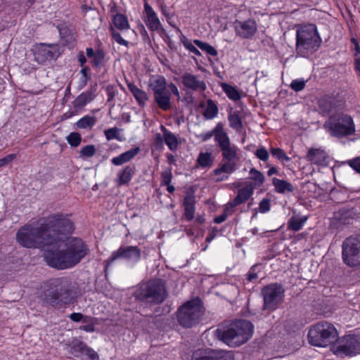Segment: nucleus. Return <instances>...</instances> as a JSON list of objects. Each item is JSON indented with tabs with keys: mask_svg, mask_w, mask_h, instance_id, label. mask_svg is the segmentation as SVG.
<instances>
[{
	"mask_svg": "<svg viewBox=\"0 0 360 360\" xmlns=\"http://www.w3.org/2000/svg\"><path fill=\"white\" fill-rule=\"evenodd\" d=\"M70 217L56 213L41 219L37 227L25 225L16 233V240L27 248L53 246L45 252L46 264L58 270L71 269L86 256L89 249L81 238L69 237L75 230Z\"/></svg>",
	"mask_w": 360,
	"mask_h": 360,
	"instance_id": "obj_1",
	"label": "nucleus"
},
{
	"mask_svg": "<svg viewBox=\"0 0 360 360\" xmlns=\"http://www.w3.org/2000/svg\"><path fill=\"white\" fill-rule=\"evenodd\" d=\"M49 288L44 292V301L60 308L70 304L75 300L72 282L68 277L55 278L48 281Z\"/></svg>",
	"mask_w": 360,
	"mask_h": 360,
	"instance_id": "obj_2",
	"label": "nucleus"
},
{
	"mask_svg": "<svg viewBox=\"0 0 360 360\" xmlns=\"http://www.w3.org/2000/svg\"><path fill=\"white\" fill-rule=\"evenodd\" d=\"M321 41L315 25L300 26L296 32V53L300 57L307 58L319 49Z\"/></svg>",
	"mask_w": 360,
	"mask_h": 360,
	"instance_id": "obj_3",
	"label": "nucleus"
},
{
	"mask_svg": "<svg viewBox=\"0 0 360 360\" xmlns=\"http://www.w3.org/2000/svg\"><path fill=\"white\" fill-rule=\"evenodd\" d=\"M134 296L136 300L146 304H160L167 297L165 283L162 279L141 282L136 286Z\"/></svg>",
	"mask_w": 360,
	"mask_h": 360,
	"instance_id": "obj_4",
	"label": "nucleus"
},
{
	"mask_svg": "<svg viewBox=\"0 0 360 360\" xmlns=\"http://www.w3.org/2000/svg\"><path fill=\"white\" fill-rule=\"evenodd\" d=\"M253 333L252 324L246 320L233 323L226 330H217V337L230 347H238L246 342Z\"/></svg>",
	"mask_w": 360,
	"mask_h": 360,
	"instance_id": "obj_5",
	"label": "nucleus"
},
{
	"mask_svg": "<svg viewBox=\"0 0 360 360\" xmlns=\"http://www.w3.org/2000/svg\"><path fill=\"white\" fill-rule=\"evenodd\" d=\"M338 336L335 326L327 321L317 323L308 332L309 342L316 347H326L336 342Z\"/></svg>",
	"mask_w": 360,
	"mask_h": 360,
	"instance_id": "obj_6",
	"label": "nucleus"
},
{
	"mask_svg": "<svg viewBox=\"0 0 360 360\" xmlns=\"http://www.w3.org/2000/svg\"><path fill=\"white\" fill-rule=\"evenodd\" d=\"M324 128L334 137L345 138L354 134L355 124L352 117L345 113H337L331 115L324 123Z\"/></svg>",
	"mask_w": 360,
	"mask_h": 360,
	"instance_id": "obj_7",
	"label": "nucleus"
},
{
	"mask_svg": "<svg viewBox=\"0 0 360 360\" xmlns=\"http://www.w3.org/2000/svg\"><path fill=\"white\" fill-rule=\"evenodd\" d=\"M204 312L199 298L191 300L178 310V321L184 328H191L198 324Z\"/></svg>",
	"mask_w": 360,
	"mask_h": 360,
	"instance_id": "obj_8",
	"label": "nucleus"
},
{
	"mask_svg": "<svg viewBox=\"0 0 360 360\" xmlns=\"http://www.w3.org/2000/svg\"><path fill=\"white\" fill-rule=\"evenodd\" d=\"M141 251L137 246L121 245L117 250L113 251L111 255L105 260V271L118 260H124L127 263L134 265L140 259Z\"/></svg>",
	"mask_w": 360,
	"mask_h": 360,
	"instance_id": "obj_9",
	"label": "nucleus"
},
{
	"mask_svg": "<svg viewBox=\"0 0 360 360\" xmlns=\"http://www.w3.org/2000/svg\"><path fill=\"white\" fill-rule=\"evenodd\" d=\"M360 235L347 238L342 243V259L345 264L354 266L359 263Z\"/></svg>",
	"mask_w": 360,
	"mask_h": 360,
	"instance_id": "obj_10",
	"label": "nucleus"
},
{
	"mask_svg": "<svg viewBox=\"0 0 360 360\" xmlns=\"http://www.w3.org/2000/svg\"><path fill=\"white\" fill-rule=\"evenodd\" d=\"M262 293L264 299L263 308L270 311L275 310L284 297V290L282 286L277 283L264 287Z\"/></svg>",
	"mask_w": 360,
	"mask_h": 360,
	"instance_id": "obj_11",
	"label": "nucleus"
},
{
	"mask_svg": "<svg viewBox=\"0 0 360 360\" xmlns=\"http://www.w3.org/2000/svg\"><path fill=\"white\" fill-rule=\"evenodd\" d=\"M60 55V47L54 44H40L35 47L34 52V60L42 65L51 60H56Z\"/></svg>",
	"mask_w": 360,
	"mask_h": 360,
	"instance_id": "obj_12",
	"label": "nucleus"
},
{
	"mask_svg": "<svg viewBox=\"0 0 360 360\" xmlns=\"http://www.w3.org/2000/svg\"><path fill=\"white\" fill-rule=\"evenodd\" d=\"M216 143L221 152L223 160L235 162L236 160L239 159V149L236 145L231 143L226 132L221 136H217Z\"/></svg>",
	"mask_w": 360,
	"mask_h": 360,
	"instance_id": "obj_13",
	"label": "nucleus"
},
{
	"mask_svg": "<svg viewBox=\"0 0 360 360\" xmlns=\"http://www.w3.org/2000/svg\"><path fill=\"white\" fill-rule=\"evenodd\" d=\"M191 360H233V359L231 353L202 347L193 351Z\"/></svg>",
	"mask_w": 360,
	"mask_h": 360,
	"instance_id": "obj_14",
	"label": "nucleus"
},
{
	"mask_svg": "<svg viewBox=\"0 0 360 360\" xmlns=\"http://www.w3.org/2000/svg\"><path fill=\"white\" fill-rule=\"evenodd\" d=\"M336 352L345 355H356L360 353V335L345 336L337 347Z\"/></svg>",
	"mask_w": 360,
	"mask_h": 360,
	"instance_id": "obj_15",
	"label": "nucleus"
},
{
	"mask_svg": "<svg viewBox=\"0 0 360 360\" xmlns=\"http://www.w3.org/2000/svg\"><path fill=\"white\" fill-rule=\"evenodd\" d=\"M181 79L184 89L186 90L203 93L207 89L205 82L200 75L186 72L181 75Z\"/></svg>",
	"mask_w": 360,
	"mask_h": 360,
	"instance_id": "obj_16",
	"label": "nucleus"
},
{
	"mask_svg": "<svg viewBox=\"0 0 360 360\" xmlns=\"http://www.w3.org/2000/svg\"><path fill=\"white\" fill-rule=\"evenodd\" d=\"M234 30L237 36L243 39L252 37L257 30V23L254 20H236L233 23Z\"/></svg>",
	"mask_w": 360,
	"mask_h": 360,
	"instance_id": "obj_17",
	"label": "nucleus"
},
{
	"mask_svg": "<svg viewBox=\"0 0 360 360\" xmlns=\"http://www.w3.org/2000/svg\"><path fill=\"white\" fill-rule=\"evenodd\" d=\"M343 101L336 97L326 96L319 101V107L323 115H328L333 110L343 107Z\"/></svg>",
	"mask_w": 360,
	"mask_h": 360,
	"instance_id": "obj_18",
	"label": "nucleus"
},
{
	"mask_svg": "<svg viewBox=\"0 0 360 360\" xmlns=\"http://www.w3.org/2000/svg\"><path fill=\"white\" fill-rule=\"evenodd\" d=\"M97 84L91 86L89 89L79 94L72 102L73 107L75 109H82L87 103L91 102L96 96Z\"/></svg>",
	"mask_w": 360,
	"mask_h": 360,
	"instance_id": "obj_19",
	"label": "nucleus"
},
{
	"mask_svg": "<svg viewBox=\"0 0 360 360\" xmlns=\"http://www.w3.org/2000/svg\"><path fill=\"white\" fill-rule=\"evenodd\" d=\"M144 13L146 15L144 21L148 29L151 31L159 30L161 28V22L157 13L147 2L144 4Z\"/></svg>",
	"mask_w": 360,
	"mask_h": 360,
	"instance_id": "obj_20",
	"label": "nucleus"
},
{
	"mask_svg": "<svg viewBox=\"0 0 360 360\" xmlns=\"http://www.w3.org/2000/svg\"><path fill=\"white\" fill-rule=\"evenodd\" d=\"M236 169V164L233 162L226 161L213 170L216 176L215 181H222L228 179L229 176Z\"/></svg>",
	"mask_w": 360,
	"mask_h": 360,
	"instance_id": "obj_21",
	"label": "nucleus"
},
{
	"mask_svg": "<svg viewBox=\"0 0 360 360\" xmlns=\"http://www.w3.org/2000/svg\"><path fill=\"white\" fill-rule=\"evenodd\" d=\"M307 159L314 164L326 165L328 163V157L324 150L311 148L307 153Z\"/></svg>",
	"mask_w": 360,
	"mask_h": 360,
	"instance_id": "obj_22",
	"label": "nucleus"
},
{
	"mask_svg": "<svg viewBox=\"0 0 360 360\" xmlns=\"http://www.w3.org/2000/svg\"><path fill=\"white\" fill-rule=\"evenodd\" d=\"M136 168L132 165H127L120 170L117 174L116 184L118 186L128 184L135 174Z\"/></svg>",
	"mask_w": 360,
	"mask_h": 360,
	"instance_id": "obj_23",
	"label": "nucleus"
},
{
	"mask_svg": "<svg viewBox=\"0 0 360 360\" xmlns=\"http://www.w3.org/2000/svg\"><path fill=\"white\" fill-rule=\"evenodd\" d=\"M140 151L139 147L131 148L124 153H122L111 160L112 164L115 166H120L131 160Z\"/></svg>",
	"mask_w": 360,
	"mask_h": 360,
	"instance_id": "obj_24",
	"label": "nucleus"
},
{
	"mask_svg": "<svg viewBox=\"0 0 360 360\" xmlns=\"http://www.w3.org/2000/svg\"><path fill=\"white\" fill-rule=\"evenodd\" d=\"M254 186L252 184H246L243 188L238 191L237 195L233 199L235 205H240L245 202L253 194Z\"/></svg>",
	"mask_w": 360,
	"mask_h": 360,
	"instance_id": "obj_25",
	"label": "nucleus"
},
{
	"mask_svg": "<svg viewBox=\"0 0 360 360\" xmlns=\"http://www.w3.org/2000/svg\"><path fill=\"white\" fill-rule=\"evenodd\" d=\"M195 199L193 194H187L184 200V217L191 221L194 218Z\"/></svg>",
	"mask_w": 360,
	"mask_h": 360,
	"instance_id": "obj_26",
	"label": "nucleus"
},
{
	"mask_svg": "<svg viewBox=\"0 0 360 360\" xmlns=\"http://www.w3.org/2000/svg\"><path fill=\"white\" fill-rule=\"evenodd\" d=\"M160 129L163 133L164 143H165L170 150L175 151L179 145L176 136L169 131L164 125L160 126Z\"/></svg>",
	"mask_w": 360,
	"mask_h": 360,
	"instance_id": "obj_27",
	"label": "nucleus"
},
{
	"mask_svg": "<svg viewBox=\"0 0 360 360\" xmlns=\"http://www.w3.org/2000/svg\"><path fill=\"white\" fill-rule=\"evenodd\" d=\"M154 100L162 110L166 111L171 108V94L168 91L154 94Z\"/></svg>",
	"mask_w": 360,
	"mask_h": 360,
	"instance_id": "obj_28",
	"label": "nucleus"
},
{
	"mask_svg": "<svg viewBox=\"0 0 360 360\" xmlns=\"http://www.w3.org/2000/svg\"><path fill=\"white\" fill-rule=\"evenodd\" d=\"M128 89L134 96L139 105L144 106L146 101L148 100V96L144 91L140 89L136 85L133 83L127 84Z\"/></svg>",
	"mask_w": 360,
	"mask_h": 360,
	"instance_id": "obj_29",
	"label": "nucleus"
},
{
	"mask_svg": "<svg viewBox=\"0 0 360 360\" xmlns=\"http://www.w3.org/2000/svg\"><path fill=\"white\" fill-rule=\"evenodd\" d=\"M86 353L94 359L96 356V354L89 348H88L82 342H78L70 347V353L75 356H79L81 354Z\"/></svg>",
	"mask_w": 360,
	"mask_h": 360,
	"instance_id": "obj_30",
	"label": "nucleus"
},
{
	"mask_svg": "<svg viewBox=\"0 0 360 360\" xmlns=\"http://www.w3.org/2000/svg\"><path fill=\"white\" fill-rule=\"evenodd\" d=\"M150 86L153 91V94L165 92L167 90V82L164 77L156 76L153 77L150 82Z\"/></svg>",
	"mask_w": 360,
	"mask_h": 360,
	"instance_id": "obj_31",
	"label": "nucleus"
},
{
	"mask_svg": "<svg viewBox=\"0 0 360 360\" xmlns=\"http://www.w3.org/2000/svg\"><path fill=\"white\" fill-rule=\"evenodd\" d=\"M226 134V131L224 129L223 124L219 122L217 124L215 127L207 132L200 134L197 136L198 138L200 139L202 141H207L210 139L212 136L214 137V141H216V138L217 136H221V134Z\"/></svg>",
	"mask_w": 360,
	"mask_h": 360,
	"instance_id": "obj_32",
	"label": "nucleus"
},
{
	"mask_svg": "<svg viewBox=\"0 0 360 360\" xmlns=\"http://www.w3.org/2000/svg\"><path fill=\"white\" fill-rule=\"evenodd\" d=\"M272 184L275 188V191L278 193H284L285 192H292L294 191L292 184L285 180L278 178H273Z\"/></svg>",
	"mask_w": 360,
	"mask_h": 360,
	"instance_id": "obj_33",
	"label": "nucleus"
},
{
	"mask_svg": "<svg viewBox=\"0 0 360 360\" xmlns=\"http://www.w3.org/2000/svg\"><path fill=\"white\" fill-rule=\"evenodd\" d=\"M221 86L229 99L237 101L241 98V94L236 87L226 83L221 84Z\"/></svg>",
	"mask_w": 360,
	"mask_h": 360,
	"instance_id": "obj_34",
	"label": "nucleus"
},
{
	"mask_svg": "<svg viewBox=\"0 0 360 360\" xmlns=\"http://www.w3.org/2000/svg\"><path fill=\"white\" fill-rule=\"evenodd\" d=\"M228 120L230 127L237 131H240L243 127L242 117L240 111L231 112Z\"/></svg>",
	"mask_w": 360,
	"mask_h": 360,
	"instance_id": "obj_35",
	"label": "nucleus"
},
{
	"mask_svg": "<svg viewBox=\"0 0 360 360\" xmlns=\"http://www.w3.org/2000/svg\"><path fill=\"white\" fill-rule=\"evenodd\" d=\"M214 162V158L211 153H200L197 159V164L200 167H211Z\"/></svg>",
	"mask_w": 360,
	"mask_h": 360,
	"instance_id": "obj_36",
	"label": "nucleus"
},
{
	"mask_svg": "<svg viewBox=\"0 0 360 360\" xmlns=\"http://www.w3.org/2000/svg\"><path fill=\"white\" fill-rule=\"evenodd\" d=\"M96 123V118L94 116L85 115L76 122L79 129H91Z\"/></svg>",
	"mask_w": 360,
	"mask_h": 360,
	"instance_id": "obj_37",
	"label": "nucleus"
},
{
	"mask_svg": "<svg viewBox=\"0 0 360 360\" xmlns=\"http://www.w3.org/2000/svg\"><path fill=\"white\" fill-rule=\"evenodd\" d=\"M114 26L120 30L129 29V24L127 18L122 14H116L112 19Z\"/></svg>",
	"mask_w": 360,
	"mask_h": 360,
	"instance_id": "obj_38",
	"label": "nucleus"
},
{
	"mask_svg": "<svg viewBox=\"0 0 360 360\" xmlns=\"http://www.w3.org/2000/svg\"><path fill=\"white\" fill-rule=\"evenodd\" d=\"M218 114V107L217 104L211 99L207 100V106L203 112V115L208 120L214 118Z\"/></svg>",
	"mask_w": 360,
	"mask_h": 360,
	"instance_id": "obj_39",
	"label": "nucleus"
},
{
	"mask_svg": "<svg viewBox=\"0 0 360 360\" xmlns=\"http://www.w3.org/2000/svg\"><path fill=\"white\" fill-rule=\"evenodd\" d=\"M249 173L250 175V179L254 181L255 186L259 187L264 184L265 178L261 172L255 168H251Z\"/></svg>",
	"mask_w": 360,
	"mask_h": 360,
	"instance_id": "obj_40",
	"label": "nucleus"
},
{
	"mask_svg": "<svg viewBox=\"0 0 360 360\" xmlns=\"http://www.w3.org/2000/svg\"><path fill=\"white\" fill-rule=\"evenodd\" d=\"M193 42L198 47H199L201 50L205 51L207 54L212 56H216L217 55V51L209 44L203 42L198 39H195Z\"/></svg>",
	"mask_w": 360,
	"mask_h": 360,
	"instance_id": "obj_41",
	"label": "nucleus"
},
{
	"mask_svg": "<svg viewBox=\"0 0 360 360\" xmlns=\"http://www.w3.org/2000/svg\"><path fill=\"white\" fill-rule=\"evenodd\" d=\"M180 41L182 43L184 46L190 52L193 53V54L200 56L201 53L199 51V50L195 48V46L192 44L191 41L186 38L184 34H181L180 37Z\"/></svg>",
	"mask_w": 360,
	"mask_h": 360,
	"instance_id": "obj_42",
	"label": "nucleus"
},
{
	"mask_svg": "<svg viewBox=\"0 0 360 360\" xmlns=\"http://www.w3.org/2000/svg\"><path fill=\"white\" fill-rule=\"evenodd\" d=\"M307 218L300 219L292 217L289 220L288 227L290 230L298 231L303 227Z\"/></svg>",
	"mask_w": 360,
	"mask_h": 360,
	"instance_id": "obj_43",
	"label": "nucleus"
},
{
	"mask_svg": "<svg viewBox=\"0 0 360 360\" xmlns=\"http://www.w3.org/2000/svg\"><path fill=\"white\" fill-rule=\"evenodd\" d=\"M271 153L274 157H275L281 162H289L290 160V158L286 155V154L282 149L279 148H271Z\"/></svg>",
	"mask_w": 360,
	"mask_h": 360,
	"instance_id": "obj_44",
	"label": "nucleus"
},
{
	"mask_svg": "<svg viewBox=\"0 0 360 360\" xmlns=\"http://www.w3.org/2000/svg\"><path fill=\"white\" fill-rule=\"evenodd\" d=\"M82 137L77 132H72L67 137V141L72 147H77L81 143Z\"/></svg>",
	"mask_w": 360,
	"mask_h": 360,
	"instance_id": "obj_45",
	"label": "nucleus"
},
{
	"mask_svg": "<svg viewBox=\"0 0 360 360\" xmlns=\"http://www.w3.org/2000/svg\"><path fill=\"white\" fill-rule=\"evenodd\" d=\"M110 32L112 39L119 44L128 47L129 42L124 39L120 34L113 27H110Z\"/></svg>",
	"mask_w": 360,
	"mask_h": 360,
	"instance_id": "obj_46",
	"label": "nucleus"
},
{
	"mask_svg": "<svg viewBox=\"0 0 360 360\" xmlns=\"http://www.w3.org/2000/svg\"><path fill=\"white\" fill-rule=\"evenodd\" d=\"M96 153V148L94 145H87L82 148L80 157L91 158Z\"/></svg>",
	"mask_w": 360,
	"mask_h": 360,
	"instance_id": "obj_47",
	"label": "nucleus"
},
{
	"mask_svg": "<svg viewBox=\"0 0 360 360\" xmlns=\"http://www.w3.org/2000/svg\"><path fill=\"white\" fill-rule=\"evenodd\" d=\"M305 80H304L303 79H297L291 82L290 86L292 90L297 92L303 90L305 87Z\"/></svg>",
	"mask_w": 360,
	"mask_h": 360,
	"instance_id": "obj_48",
	"label": "nucleus"
},
{
	"mask_svg": "<svg viewBox=\"0 0 360 360\" xmlns=\"http://www.w3.org/2000/svg\"><path fill=\"white\" fill-rule=\"evenodd\" d=\"M255 155L263 162H266L269 158V152L264 146H260L257 149Z\"/></svg>",
	"mask_w": 360,
	"mask_h": 360,
	"instance_id": "obj_49",
	"label": "nucleus"
},
{
	"mask_svg": "<svg viewBox=\"0 0 360 360\" xmlns=\"http://www.w3.org/2000/svg\"><path fill=\"white\" fill-rule=\"evenodd\" d=\"M69 318L72 321H75V322L82 321L83 323H87V322H89L90 321L93 320V318H91L90 316H84L81 313H72L69 316Z\"/></svg>",
	"mask_w": 360,
	"mask_h": 360,
	"instance_id": "obj_50",
	"label": "nucleus"
},
{
	"mask_svg": "<svg viewBox=\"0 0 360 360\" xmlns=\"http://www.w3.org/2000/svg\"><path fill=\"white\" fill-rule=\"evenodd\" d=\"M161 184L162 186H169L172 179V174L171 169H165L161 174Z\"/></svg>",
	"mask_w": 360,
	"mask_h": 360,
	"instance_id": "obj_51",
	"label": "nucleus"
},
{
	"mask_svg": "<svg viewBox=\"0 0 360 360\" xmlns=\"http://www.w3.org/2000/svg\"><path fill=\"white\" fill-rule=\"evenodd\" d=\"M119 129L117 127H112L105 130L104 134L108 141L112 139H119L118 138Z\"/></svg>",
	"mask_w": 360,
	"mask_h": 360,
	"instance_id": "obj_52",
	"label": "nucleus"
},
{
	"mask_svg": "<svg viewBox=\"0 0 360 360\" xmlns=\"http://www.w3.org/2000/svg\"><path fill=\"white\" fill-rule=\"evenodd\" d=\"M347 164L356 172L360 174V156L349 160Z\"/></svg>",
	"mask_w": 360,
	"mask_h": 360,
	"instance_id": "obj_53",
	"label": "nucleus"
},
{
	"mask_svg": "<svg viewBox=\"0 0 360 360\" xmlns=\"http://www.w3.org/2000/svg\"><path fill=\"white\" fill-rule=\"evenodd\" d=\"M93 58H94V60H93L94 65L95 66H99L103 63V62L104 60V58H105L104 52H103L102 51H97Z\"/></svg>",
	"mask_w": 360,
	"mask_h": 360,
	"instance_id": "obj_54",
	"label": "nucleus"
},
{
	"mask_svg": "<svg viewBox=\"0 0 360 360\" xmlns=\"http://www.w3.org/2000/svg\"><path fill=\"white\" fill-rule=\"evenodd\" d=\"M259 210L261 213H266L270 210V200L267 198H264L260 202Z\"/></svg>",
	"mask_w": 360,
	"mask_h": 360,
	"instance_id": "obj_55",
	"label": "nucleus"
},
{
	"mask_svg": "<svg viewBox=\"0 0 360 360\" xmlns=\"http://www.w3.org/2000/svg\"><path fill=\"white\" fill-rule=\"evenodd\" d=\"M238 205L234 204V200L229 202L226 205V207L224 210V213L227 214V217L231 215L234 212V208Z\"/></svg>",
	"mask_w": 360,
	"mask_h": 360,
	"instance_id": "obj_56",
	"label": "nucleus"
},
{
	"mask_svg": "<svg viewBox=\"0 0 360 360\" xmlns=\"http://www.w3.org/2000/svg\"><path fill=\"white\" fill-rule=\"evenodd\" d=\"M16 158L15 154H9L4 158L0 159V167L7 165L8 163L11 162L12 160H13Z\"/></svg>",
	"mask_w": 360,
	"mask_h": 360,
	"instance_id": "obj_57",
	"label": "nucleus"
},
{
	"mask_svg": "<svg viewBox=\"0 0 360 360\" xmlns=\"http://www.w3.org/2000/svg\"><path fill=\"white\" fill-rule=\"evenodd\" d=\"M257 268H258V266L257 265H255V266H253L250 269V271L248 274V280L249 281H252L255 280L256 278H257V277H258L257 272Z\"/></svg>",
	"mask_w": 360,
	"mask_h": 360,
	"instance_id": "obj_58",
	"label": "nucleus"
},
{
	"mask_svg": "<svg viewBox=\"0 0 360 360\" xmlns=\"http://www.w3.org/2000/svg\"><path fill=\"white\" fill-rule=\"evenodd\" d=\"M155 142L156 145V148H162L163 147L164 143V138H163V134H157L155 135Z\"/></svg>",
	"mask_w": 360,
	"mask_h": 360,
	"instance_id": "obj_59",
	"label": "nucleus"
},
{
	"mask_svg": "<svg viewBox=\"0 0 360 360\" xmlns=\"http://www.w3.org/2000/svg\"><path fill=\"white\" fill-rule=\"evenodd\" d=\"M80 330H84L86 332H94L95 330L94 324L92 323V320L89 322H87L86 325H84L79 327Z\"/></svg>",
	"mask_w": 360,
	"mask_h": 360,
	"instance_id": "obj_60",
	"label": "nucleus"
},
{
	"mask_svg": "<svg viewBox=\"0 0 360 360\" xmlns=\"http://www.w3.org/2000/svg\"><path fill=\"white\" fill-rule=\"evenodd\" d=\"M168 87H169V90L171 91V92L174 96H176L178 98H180V94H179V89H178L177 86L174 83L169 84Z\"/></svg>",
	"mask_w": 360,
	"mask_h": 360,
	"instance_id": "obj_61",
	"label": "nucleus"
},
{
	"mask_svg": "<svg viewBox=\"0 0 360 360\" xmlns=\"http://www.w3.org/2000/svg\"><path fill=\"white\" fill-rule=\"evenodd\" d=\"M227 217H228L227 214L223 213L219 216H217L214 219V222L216 224H221V223L224 222L227 219Z\"/></svg>",
	"mask_w": 360,
	"mask_h": 360,
	"instance_id": "obj_62",
	"label": "nucleus"
},
{
	"mask_svg": "<svg viewBox=\"0 0 360 360\" xmlns=\"http://www.w3.org/2000/svg\"><path fill=\"white\" fill-rule=\"evenodd\" d=\"M278 170L277 167H271L268 170L267 175L270 176H272L273 174H278Z\"/></svg>",
	"mask_w": 360,
	"mask_h": 360,
	"instance_id": "obj_63",
	"label": "nucleus"
},
{
	"mask_svg": "<svg viewBox=\"0 0 360 360\" xmlns=\"http://www.w3.org/2000/svg\"><path fill=\"white\" fill-rule=\"evenodd\" d=\"M354 67L356 70L360 72V58H356L354 60Z\"/></svg>",
	"mask_w": 360,
	"mask_h": 360,
	"instance_id": "obj_64",
	"label": "nucleus"
}]
</instances>
